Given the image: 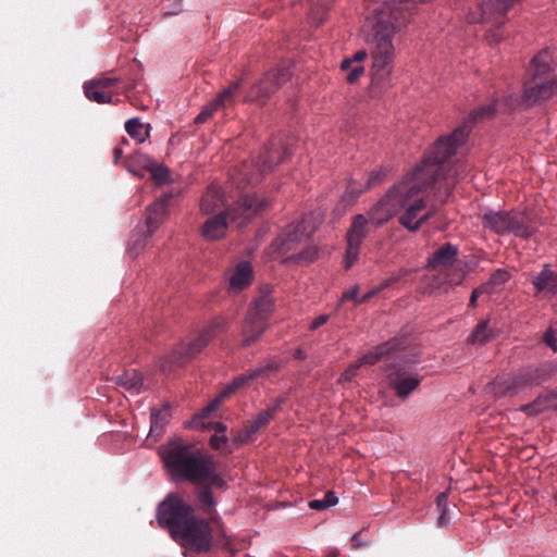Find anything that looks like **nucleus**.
<instances>
[{
    "instance_id": "nucleus-4",
    "label": "nucleus",
    "mask_w": 557,
    "mask_h": 557,
    "mask_svg": "<svg viewBox=\"0 0 557 557\" xmlns=\"http://www.w3.org/2000/svg\"><path fill=\"white\" fill-rule=\"evenodd\" d=\"M418 362V354L405 348L395 359L384 364L383 372L387 386L399 399H407L420 386L423 375L416 369Z\"/></svg>"
},
{
    "instance_id": "nucleus-17",
    "label": "nucleus",
    "mask_w": 557,
    "mask_h": 557,
    "mask_svg": "<svg viewBox=\"0 0 557 557\" xmlns=\"http://www.w3.org/2000/svg\"><path fill=\"white\" fill-rule=\"evenodd\" d=\"M555 95H557V77L550 81L532 77L524 84L522 102L527 107H531L546 101Z\"/></svg>"
},
{
    "instance_id": "nucleus-26",
    "label": "nucleus",
    "mask_w": 557,
    "mask_h": 557,
    "mask_svg": "<svg viewBox=\"0 0 557 557\" xmlns=\"http://www.w3.org/2000/svg\"><path fill=\"white\" fill-rule=\"evenodd\" d=\"M253 270L249 261H240L236 264L231 277L230 289L238 293L252 283Z\"/></svg>"
},
{
    "instance_id": "nucleus-52",
    "label": "nucleus",
    "mask_w": 557,
    "mask_h": 557,
    "mask_svg": "<svg viewBox=\"0 0 557 557\" xmlns=\"http://www.w3.org/2000/svg\"><path fill=\"white\" fill-rule=\"evenodd\" d=\"M448 495L446 492L441 493L436 498V506L440 511H447Z\"/></svg>"
},
{
    "instance_id": "nucleus-16",
    "label": "nucleus",
    "mask_w": 557,
    "mask_h": 557,
    "mask_svg": "<svg viewBox=\"0 0 557 557\" xmlns=\"http://www.w3.org/2000/svg\"><path fill=\"white\" fill-rule=\"evenodd\" d=\"M405 348H409L408 338L404 336L395 337L375 346L372 350L359 358L358 362L362 367L375 364L384 358H387L388 361H391Z\"/></svg>"
},
{
    "instance_id": "nucleus-56",
    "label": "nucleus",
    "mask_w": 557,
    "mask_h": 557,
    "mask_svg": "<svg viewBox=\"0 0 557 557\" xmlns=\"http://www.w3.org/2000/svg\"><path fill=\"white\" fill-rule=\"evenodd\" d=\"M487 40L490 44H497L502 40V37L496 33V30H492L487 35Z\"/></svg>"
},
{
    "instance_id": "nucleus-31",
    "label": "nucleus",
    "mask_w": 557,
    "mask_h": 557,
    "mask_svg": "<svg viewBox=\"0 0 557 557\" xmlns=\"http://www.w3.org/2000/svg\"><path fill=\"white\" fill-rule=\"evenodd\" d=\"M284 401V398H277L274 406L259 412L252 421L248 422L247 425L250 428V432L257 434L261 429L267 426L269 422L275 417Z\"/></svg>"
},
{
    "instance_id": "nucleus-58",
    "label": "nucleus",
    "mask_w": 557,
    "mask_h": 557,
    "mask_svg": "<svg viewBox=\"0 0 557 557\" xmlns=\"http://www.w3.org/2000/svg\"><path fill=\"white\" fill-rule=\"evenodd\" d=\"M293 357L297 360H305L307 358V355L301 348H297L294 351Z\"/></svg>"
},
{
    "instance_id": "nucleus-50",
    "label": "nucleus",
    "mask_w": 557,
    "mask_h": 557,
    "mask_svg": "<svg viewBox=\"0 0 557 557\" xmlns=\"http://www.w3.org/2000/svg\"><path fill=\"white\" fill-rule=\"evenodd\" d=\"M218 408V401H213L211 404H209L206 408L202 409V411L196 416V421L198 420H203L206 419L207 417H209L210 413H212L213 411H215Z\"/></svg>"
},
{
    "instance_id": "nucleus-6",
    "label": "nucleus",
    "mask_w": 557,
    "mask_h": 557,
    "mask_svg": "<svg viewBox=\"0 0 557 557\" xmlns=\"http://www.w3.org/2000/svg\"><path fill=\"white\" fill-rule=\"evenodd\" d=\"M481 222L484 228L497 235L513 234L524 239L531 238L537 225L535 219L521 211H490L482 215Z\"/></svg>"
},
{
    "instance_id": "nucleus-55",
    "label": "nucleus",
    "mask_w": 557,
    "mask_h": 557,
    "mask_svg": "<svg viewBox=\"0 0 557 557\" xmlns=\"http://www.w3.org/2000/svg\"><path fill=\"white\" fill-rule=\"evenodd\" d=\"M309 507L313 510L326 509L323 499H313L309 503Z\"/></svg>"
},
{
    "instance_id": "nucleus-14",
    "label": "nucleus",
    "mask_w": 557,
    "mask_h": 557,
    "mask_svg": "<svg viewBox=\"0 0 557 557\" xmlns=\"http://www.w3.org/2000/svg\"><path fill=\"white\" fill-rule=\"evenodd\" d=\"M370 220L363 214H356L352 218L350 227L347 232V248L345 256V268L349 269L358 259L359 249L369 233Z\"/></svg>"
},
{
    "instance_id": "nucleus-38",
    "label": "nucleus",
    "mask_w": 557,
    "mask_h": 557,
    "mask_svg": "<svg viewBox=\"0 0 557 557\" xmlns=\"http://www.w3.org/2000/svg\"><path fill=\"white\" fill-rule=\"evenodd\" d=\"M317 10H312L311 17L317 24H321L324 21L326 10L332 4L333 0H314Z\"/></svg>"
},
{
    "instance_id": "nucleus-37",
    "label": "nucleus",
    "mask_w": 557,
    "mask_h": 557,
    "mask_svg": "<svg viewBox=\"0 0 557 557\" xmlns=\"http://www.w3.org/2000/svg\"><path fill=\"white\" fill-rule=\"evenodd\" d=\"M152 163L153 160L148 154L137 152L129 159L128 170L133 173H136V171L132 168L133 165H138L141 169L148 170Z\"/></svg>"
},
{
    "instance_id": "nucleus-25",
    "label": "nucleus",
    "mask_w": 557,
    "mask_h": 557,
    "mask_svg": "<svg viewBox=\"0 0 557 557\" xmlns=\"http://www.w3.org/2000/svg\"><path fill=\"white\" fill-rule=\"evenodd\" d=\"M278 369H280V364L274 360H270L265 366L249 370L246 374H242V375L235 377L233 380V382L225 389V394L233 393L236 389L245 386L249 381L264 376L269 372L277 371Z\"/></svg>"
},
{
    "instance_id": "nucleus-62",
    "label": "nucleus",
    "mask_w": 557,
    "mask_h": 557,
    "mask_svg": "<svg viewBox=\"0 0 557 557\" xmlns=\"http://www.w3.org/2000/svg\"><path fill=\"white\" fill-rule=\"evenodd\" d=\"M121 144L122 145H126V144H128V140L125 137H123L122 140H121Z\"/></svg>"
},
{
    "instance_id": "nucleus-45",
    "label": "nucleus",
    "mask_w": 557,
    "mask_h": 557,
    "mask_svg": "<svg viewBox=\"0 0 557 557\" xmlns=\"http://www.w3.org/2000/svg\"><path fill=\"white\" fill-rule=\"evenodd\" d=\"M358 293H359V287L357 285L352 286L351 288H349L342 295L341 302H344L347 300H352L355 304H360L359 302L360 298L358 297Z\"/></svg>"
},
{
    "instance_id": "nucleus-47",
    "label": "nucleus",
    "mask_w": 557,
    "mask_h": 557,
    "mask_svg": "<svg viewBox=\"0 0 557 557\" xmlns=\"http://www.w3.org/2000/svg\"><path fill=\"white\" fill-rule=\"evenodd\" d=\"M202 429L213 430L215 434H224L226 431V425L222 422H201Z\"/></svg>"
},
{
    "instance_id": "nucleus-39",
    "label": "nucleus",
    "mask_w": 557,
    "mask_h": 557,
    "mask_svg": "<svg viewBox=\"0 0 557 557\" xmlns=\"http://www.w3.org/2000/svg\"><path fill=\"white\" fill-rule=\"evenodd\" d=\"M509 280V273L506 270L498 269L492 273L490 280L484 285H488L490 294L493 293L494 286H500Z\"/></svg>"
},
{
    "instance_id": "nucleus-24",
    "label": "nucleus",
    "mask_w": 557,
    "mask_h": 557,
    "mask_svg": "<svg viewBox=\"0 0 557 557\" xmlns=\"http://www.w3.org/2000/svg\"><path fill=\"white\" fill-rule=\"evenodd\" d=\"M532 284L535 287V295H556L557 294V272L549 265L544 268L533 276Z\"/></svg>"
},
{
    "instance_id": "nucleus-32",
    "label": "nucleus",
    "mask_w": 557,
    "mask_h": 557,
    "mask_svg": "<svg viewBox=\"0 0 557 557\" xmlns=\"http://www.w3.org/2000/svg\"><path fill=\"white\" fill-rule=\"evenodd\" d=\"M170 418V406L169 404L164 405L162 408H152L150 416V432L156 435H161L163 433L165 424L169 422Z\"/></svg>"
},
{
    "instance_id": "nucleus-44",
    "label": "nucleus",
    "mask_w": 557,
    "mask_h": 557,
    "mask_svg": "<svg viewBox=\"0 0 557 557\" xmlns=\"http://www.w3.org/2000/svg\"><path fill=\"white\" fill-rule=\"evenodd\" d=\"M386 173L383 170L374 171L369 174V177L367 180V186L366 188H372L375 185L380 184L383 178L385 177Z\"/></svg>"
},
{
    "instance_id": "nucleus-18",
    "label": "nucleus",
    "mask_w": 557,
    "mask_h": 557,
    "mask_svg": "<svg viewBox=\"0 0 557 557\" xmlns=\"http://www.w3.org/2000/svg\"><path fill=\"white\" fill-rule=\"evenodd\" d=\"M496 112V103L492 102L485 106L480 107L479 109L472 111L469 115V121L463 123L461 126L456 128L451 135L443 136L440 139H446L449 138V141L451 140L455 145L454 152L456 151V148L461 145L467 136L470 133L471 124L483 121L485 119H491L494 116Z\"/></svg>"
},
{
    "instance_id": "nucleus-48",
    "label": "nucleus",
    "mask_w": 557,
    "mask_h": 557,
    "mask_svg": "<svg viewBox=\"0 0 557 557\" xmlns=\"http://www.w3.org/2000/svg\"><path fill=\"white\" fill-rule=\"evenodd\" d=\"M227 436L224 435V434H214L210 437V445L212 448L214 449H220L222 448L226 443H227Z\"/></svg>"
},
{
    "instance_id": "nucleus-53",
    "label": "nucleus",
    "mask_w": 557,
    "mask_h": 557,
    "mask_svg": "<svg viewBox=\"0 0 557 557\" xmlns=\"http://www.w3.org/2000/svg\"><path fill=\"white\" fill-rule=\"evenodd\" d=\"M322 499L326 508L335 506L338 502V498L332 491H329Z\"/></svg>"
},
{
    "instance_id": "nucleus-41",
    "label": "nucleus",
    "mask_w": 557,
    "mask_h": 557,
    "mask_svg": "<svg viewBox=\"0 0 557 557\" xmlns=\"http://www.w3.org/2000/svg\"><path fill=\"white\" fill-rule=\"evenodd\" d=\"M318 256V249L313 246L306 247L300 252L292 255L295 260H302L306 262H312Z\"/></svg>"
},
{
    "instance_id": "nucleus-11",
    "label": "nucleus",
    "mask_w": 557,
    "mask_h": 557,
    "mask_svg": "<svg viewBox=\"0 0 557 557\" xmlns=\"http://www.w3.org/2000/svg\"><path fill=\"white\" fill-rule=\"evenodd\" d=\"M128 90L127 84L122 77L104 75L84 84L85 96L94 102L116 103L119 96Z\"/></svg>"
},
{
    "instance_id": "nucleus-5",
    "label": "nucleus",
    "mask_w": 557,
    "mask_h": 557,
    "mask_svg": "<svg viewBox=\"0 0 557 557\" xmlns=\"http://www.w3.org/2000/svg\"><path fill=\"white\" fill-rule=\"evenodd\" d=\"M180 545L190 552L202 554L209 552L214 544L226 546L228 541L220 527L214 530L205 518L195 516L174 537Z\"/></svg>"
},
{
    "instance_id": "nucleus-21",
    "label": "nucleus",
    "mask_w": 557,
    "mask_h": 557,
    "mask_svg": "<svg viewBox=\"0 0 557 557\" xmlns=\"http://www.w3.org/2000/svg\"><path fill=\"white\" fill-rule=\"evenodd\" d=\"M242 85V82H235L232 85H230L226 89L222 90L218 97L212 100L209 104H207L201 112L195 117L196 124L205 123L214 111H216L219 108L225 106L228 101L233 99L235 94L238 91L239 87Z\"/></svg>"
},
{
    "instance_id": "nucleus-12",
    "label": "nucleus",
    "mask_w": 557,
    "mask_h": 557,
    "mask_svg": "<svg viewBox=\"0 0 557 557\" xmlns=\"http://www.w3.org/2000/svg\"><path fill=\"white\" fill-rule=\"evenodd\" d=\"M406 184L394 185L387 194L381 198L369 211L368 219L375 227H380L387 223L399 210L405 202L409 193Z\"/></svg>"
},
{
    "instance_id": "nucleus-36",
    "label": "nucleus",
    "mask_w": 557,
    "mask_h": 557,
    "mask_svg": "<svg viewBox=\"0 0 557 557\" xmlns=\"http://www.w3.org/2000/svg\"><path fill=\"white\" fill-rule=\"evenodd\" d=\"M202 490L198 493V503L203 510V513L211 517L214 511L215 500L213 494L211 492L212 487H218L216 485H199Z\"/></svg>"
},
{
    "instance_id": "nucleus-29",
    "label": "nucleus",
    "mask_w": 557,
    "mask_h": 557,
    "mask_svg": "<svg viewBox=\"0 0 557 557\" xmlns=\"http://www.w3.org/2000/svg\"><path fill=\"white\" fill-rule=\"evenodd\" d=\"M270 293L269 287L261 289V295L255 300L247 314H253L257 319L268 322L274 305Z\"/></svg>"
},
{
    "instance_id": "nucleus-61",
    "label": "nucleus",
    "mask_w": 557,
    "mask_h": 557,
    "mask_svg": "<svg viewBox=\"0 0 557 557\" xmlns=\"http://www.w3.org/2000/svg\"><path fill=\"white\" fill-rule=\"evenodd\" d=\"M348 190L355 196L357 197L358 195H360L362 193V189H355L354 186L350 184L349 187H348Z\"/></svg>"
},
{
    "instance_id": "nucleus-57",
    "label": "nucleus",
    "mask_w": 557,
    "mask_h": 557,
    "mask_svg": "<svg viewBox=\"0 0 557 557\" xmlns=\"http://www.w3.org/2000/svg\"><path fill=\"white\" fill-rule=\"evenodd\" d=\"M440 512H441V515H440V517L437 519V525L440 528H443V527H445L447 524V521H448L447 520V516H446L447 511H440Z\"/></svg>"
},
{
    "instance_id": "nucleus-43",
    "label": "nucleus",
    "mask_w": 557,
    "mask_h": 557,
    "mask_svg": "<svg viewBox=\"0 0 557 557\" xmlns=\"http://www.w3.org/2000/svg\"><path fill=\"white\" fill-rule=\"evenodd\" d=\"M253 435L256 434L250 432V428L246 424V426L233 437V442L236 445H242L250 441Z\"/></svg>"
},
{
    "instance_id": "nucleus-30",
    "label": "nucleus",
    "mask_w": 557,
    "mask_h": 557,
    "mask_svg": "<svg viewBox=\"0 0 557 557\" xmlns=\"http://www.w3.org/2000/svg\"><path fill=\"white\" fill-rule=\"evenodd\" d=\"M119 386L133 394H139L144 387V377L137 370H125L112 379Z\"/></svg>"
},
{
    "instance_id": "nucleus-60",
    "label": "nucleus",
    "mask_w": 557,
    "mask_h": 557,
    "mask_svg": "<svg viewBox=\"0 0 557 557\" xmlns=\"http://www.w3.org/2000/svg\"><path fill=\"white\" fill-rule=\"evenodd\" d=\"M351 544L355 548H359L362 546L361 542L359 541V533H355L351 537Z\"/></svg>"
},
{
    "instance_id": "nucleus-15",
    "label": "nucleus",
    "mask_w": 557,
    "mask_h": 557,
    "mask_svg": "<svg viewBox=\"0 0 557 557\" xmlns=\"http://www.w3.org/2000/svg\"><path fill=\"white\" fill-rule=\"evenodd\" d=\"M531 382L529 372H519L506 376L497 377L495 381L488 383L485 392L494 398L507 397L517 395Z\"/></svg>"
},
{
    "instance_id": "nucleus-13",
    "label": "nucleus",
    "mask_w": 557,
    "mask_h": 557,
    "mask_svg": "<svg viewBox=\"0 0 557 557\" xmlns=\"http://www.w3.org/2000/svg\"><path fill=\"white\" fill-rule=\"evenodd\" d=\"M314 227L311 225L309 219L305 218L301 221L288 225L282 235L276 239L280 252L287 255L295 251L298 246L304 244L313 233Z\"/></svg>"
},
{
    "instance_id": "nucleus-20",
    "label": "nucleus",
    "mask_w": 557,
    "mask_h": 557,
    "mask_svg": "<svg viewBox=\"0 0 557 557\" xmlns=\"http://www.w3.org/2000/svg\"><path fill=\"white\" fill-rule=\"evenodd\" d=\"M225 206V194L221 187L215 185H210L200 199V210L203 214L219 213L226 209Z\"/></svg>"
},
{
    "instance_id": "nucleus-3",
    "label": "nucleus",
    "mask_w": 557,
    "mask_h": 557,
    "mask_svg": "<svg viewBox=\"0 0 557 557\" xmlns=\"http://www.w3.org/2000/svg\"><path fill=\"white\" fill-rule=\"evenodd\" d=\"M268 207V199L259 198L255 194L244 195L231 208L211 214L212 216L208 218L201 227V235L207 240H219L226 235L230 221L250 220Z\"/></svg>"
},
{
    "instance_id": "nucleus-28",
    "label": "nucleus",
    "mask_w": 557,
    "mask_h": 557,
    "mask_svg": "<svg viewBox=\"0 0 557 557\" xmlns=\"http://www.w3.org/2000/svg\"><path fill=\"white\" fill-rule=\"evenodd\" d=\"M366 50L357 51L351 59H345L341 64V70L347 72L346 81L350 84L356 83L363 74V66L360 64L367 58Z\"/></svg>"
},
{
    "instance_id": "nucleus-34",
    "label": "nucleus",
    "mask_w": 557,
    "mask_h": 557,
    "mask_svg": "<svg viewBox=\"0 0 557 557\" xmlns=\"http://www.w3.org/2000/svg\"><path fill=\"white\" fill-rule=\"evenodd\" d=\"M550 55L547 51H542L536 54L531 61V73L533 77L542 78L552 71L550 69Z\"/></svg>"
},
{
    "instance_id": "nucleus-2",
    "label": "nucleus",
    "mask_w": 557,
    "mask_h": 557,
    "mask_svg": "<svg viewBox=\"0 0 557 557\" xmlns=\"http://www.w3.org/2000/svg\"><path fill=\"white\" fill-rule=\"evenodd\" d=\"M160 456L174 480L188 481L196 485H216L219 488L225 486V481L216 472L213 457L181 438L161 446Z\"/></svg>"
},
{
    "instance_id": "nucleus-22",
    "label": "nucleus",
    "mask_w": 557,
    "mask_h": 557,
    "mask_svg": "<svg viewBox=\"0 0 557 557\" xmlns=\"http://www.w3.org/2000/svg\"><path fill=\"white\" fill-rule=\"evenodd\" d=\"M547 410L557 411V387L544 391L532 403L521 407V411L528 416H536Z\"/></svg>"
},
{
    "instance_id": "nucleus-63",
    "label": "nucleus",
    "mask_w": 557,
    "mask_h": 557,
    "mask_svg": "<svg viewBox=\"0 0 557 557\" xmlns=\"http://www.w3.org/2000/svg\"><path fill=\"white\" fill-rule=\"evenodd\" d=\"M555 499H556V502H557V491H556V494H555Z\"/></svg>"
},
{
    "instance_id": "nucleus-8",
    "label": "nucleus",
    "mask_w": 557,
    "mask_h": 557,
    "mask_svg": "<svg viewBox=\"0 0 557 557\" xmlns=\"http://www.w3.org/2000/svg\"><path fill=\"white\" fill-rule=\"evenodd\" d=\"M195 509L178 494H170L158 507L157 519L162 528H166L174 539L195 517Z\"/></svg>"
},
{
    "instance_id": "nucleus-1",
    "label": "nucleus",
    "mask_w": 557,
    "mask_h": 557,
    "mask_svg": "<svg viewBox=\"0 0 557 557\" xmlns=\"http://www.w3.org/2000/svg\"><path fill=\"white\" fill-rule=\"evenodd\" d=\"M455 145L449 138L438 139L414 170L409 172L399 184H406L409 193L401 206L404 212L398 219L401 226L410 232H417L436 211V205H428L423 193L429 188L434 190V197L444 203L466 170L462 162L446 166L445 161L454 154Z\"/></svg>"
},
{
    "instance_id": "nucleus-33",
    "label": "nucleus",
    "mask_w": 557,
    "mask_h": 557,
    "mask_svg": "<svg viewBox=\"0 0 557 557\" xmlns=\"http://www.w3.org/2000/svg\"><path fill=\"white\" fill-rule=\"evenodd\" d=\"M488 324L490 321L487 319L479 322L472 334L469 336L468 343L474 345H484L485 343L490 342L494 337V332Z\"/></svg>"
},
{
    "instance_id": "nucleus-35",
    "label": "nucleus",
    "mask_w": 557,
    "mask_h": 557,
    "mask_svg": "<svg viewBox=\"0 0 557 557\" xmlns=\"http://www.w3.org/2000/svg\"><path fill=\"white\" fill-rule=\"evenodd\" d=\"M149 125H145L139 119L134 117L125 123L127 134L134 138L138 144H141L149 136Z\"/></svg>"
},
{
    "instance_id": "nucleus-9",
    "label": "nucleus",
    "mask_w": 557,
    "mask_h": 557,
    "mask_svg": "<svg viewBox=\"0 0 557 557\" xmlns=\"http://www.w3.org/2000/svg\"><path fill=\"white\" fill-rule=\"evenodd\" d=\"M226 325L224 318H215L201 331L193 342L172 351V354L162 362V371H171L173 366L182 367L195 358Z\"/></svg>"
},
{
    "instance_id": "nucleus-59",
    "label": "nucleus",
    "mask_w": 557,
    "mask_h": 557,
    "mask_svg": "<svg viewBox=\"0 0 557 557\" xmlns=\"http://www.w3.org/2000/svg\"><path fill=\"white\" fill-rule=\"evenodd\" d=\"M123 157V150L121 146L113 149L114 163H117L119 159Z\"/></svg>"
},
{
    "instance_id": "nucleus-54",
    "label": "nucleus",
    "mask_w": 557,
    "mask_h": 557,
    "mask_svg": "<svg viewBox=\"0 0 557 557\" xmlns=\"http://www.w3.org/2000/svg\"><path fill=\"white\" fill-rule=\"evenodd\" d=\"M329 320V315L326 314H321L319 317H317L312 322H311V325H310V329L312 331L319 329L320 326L324 325Z\"/></svg>"
},
{
    "instance_id": "nucleus-7",
    "label": "nucleus",
    "mask_w": 557,
    "mask_h": 557,
    "mask_svg": "<svg viewBox=\"0 0 557 557\" xmlns=\"http://www.w3.org/2000/svg\"><path fill=\"white\" fill-rule=\"evenodd\" d=\"M426 268L436 271L443 283L460 285L470 271L467 261L459 259L457 246L445 243L440 246L429 258Z\"/></svg>"
},
{
    "instance_id": "nucleus-42",
    "label": "nucleus",
    "mask_w": 557,
    "mask_h": 557,
    "mask_svg": "<svg viewBox=\"0 0 557 557\" xmlns=\"http://www.w3.org/2000/svg\"><path fill=\"white\" fill-rule=\"evenodd\" d=\"M361 368L358 361L351 363L339 377V382H350L358 373V370Z\"/></svg>"
},
{
    "instance_id": "nucleus-49",
    "label": "nucleus",
    "mask_w": 557,
    "mask_h": 557,
    "mask_svg": "<svg viewBox=\"0 0 557 557\" xmlns=\"http://www.w3.org/2000/svg\"><path fill=\"white\" fill-rule=\"evenodd\" d=\"M545 344L553 350L557 351V335L554 329H549L544 335Z\"/></svg>"
},
{
    "instance_id": "nucleus-46",
    "label": "nucleus",
    "mask_w": 557,
    "mask_h": 557,
    "mask_svg": "<svg viewBox=\"0 0 557 557\" xmlns=\"http://www.w3.org/2000/svg\"><path fill=\"white\" fill-rule=\"evenodd\" d=\"M484 293L490 294L488 285H481V286L474 288L470 296L469 307L474 308L476 306L478 297Z\"/></svg>"
},
{
    "instance_id": "nucleus-51",
    "label": "nucleus",
    "mask_w": 557,
    "mask_h": 557,
    "mask_svg": "<svg viewBox=\"0 0 557 557\" xmlns=\"http://www.w3.org/2000/svg\"><path fill=\"white\" fill-rule=\"evenodd\" d=\"M388 285H389V281H386L380 287L369 290L362 297H360L359 302L363 304V302L370 300L373 296H375L379 293V290H381L382 288H384Z\"/></svg>"
},
{
    "instance_id": "nucleus-40",
    "label": "nucleus",
    "mask_w": 557,
    "mask_h": 557,
    "mask_svg": "<svg viewBox=\"0 0 557 557\" xmlns=\"http://www.w3.org/2000/svg\"><path fill=\"white\" fill-rule=\"evenodd\" d=\"M148 171L151 173L152 178L158 184H163L169 180V170L162 165L156 164L154 162L151 164Z\"/></svg>"
},
{
    "instance_id": "nucleus-27",
    "label": "nucleus",
    "mask_w": 557,
    "mask_h": 557,
    "mask_svg": "<svg viewBox=\"0 0 557 557\" xmlns=\"http://www.w3.org/2000/svg\"><path fill=\"white\" fill-rule=\"evenodd\" d=\"M267 322L257 319L253 314H247L243 326V343L244 347L250 346L255 343L267 329Z\"/></svg>"
},
{
    "instance_id": "nucleus-19",
    "label": "nucleus",
    "mask_w": 557,
    "mask_h": 557,
    "mask_svg": "<svg viewBox=\"0 0 557 557\" xmlns=\"http://www.w3.org/2000/svg\"><path fill=\"white\" fill-rule=\"evenodd\" d=\"M172 197L173 195L171 193H165L147 209L145 220L147 227L146 238L150 237L163 223L168 213V206L172 200Z\"/></svg>"
},
{
    "instance_id": "nucleus-23",
    "label": "nucleus",
    "mask_w": 557,
    "mask_h": 557,
    "mask_svg": "<svg viewBox=\"0 0 557 557\" xmlns=\"http://www.w3.org/2000/svg\"><path fill=\"white\" fill-rule=\"evenodd\" d=\"M289 150L281 146V141H271L270 146L265 149L264 153L259 158L257 166L261 173L271 171L275 165L281 163Z\"/></svg>"
},
{
    "instance_id": "nucleus-10",
    "label": "nucleus",
    "mask_w": 557,
    "mask_h": 557,
    "mask_svg": "<svg viewBox=\"0 0 557 557\" xmlns=\"http://www.w3.org/2000/svg\"><path fill=\"white\" fill-rule=\"evenodd\" d=\"M292 75V64L283 62L275 69L268 71L261 79L249 88L246 100L265 103L282 85L290 79Z\"/></svg>"
}]
</instances>
